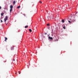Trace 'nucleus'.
Instances as JSON below:
<instances>
[{
	"mask_svg": "<svg viewBox=\"0 0 78 78\" xmlns=\"http://www.w3.org/2000/svg\"><path fill=\"white\" fill-rule=\"evenodd\" d=\"M63 28H64V29H66V27H65V26H64V27H63Z\"/></svg>",
	"mask_w": 78,
	"mask_h": 78,
	"instance_id": "obj_17",
	"label": "nucleus"
},
{
	"mask_svg": "<svg viewBox=\"0 0 78 78\" xmlns=\"http://www.w3.org/2000/svg\"><path fill=\"white\" fill-rule=\"evenodd\" d=\"M12 11V9H10V12H11Z\"/></svg>",
	"mask_w": 78,
	"mask_h": 78,
	"instance_id": "obj_8",
	"label": "nucleus"
},
{
	"mask_svg": "<svg viewBox=\"0 0 78 78\" xmlns=\"http://www.w3.org/2000/svg\"><path fill=\"white\" fill-rule=\"evenodd\" d=\"M39 3H42V2L41 1H40Z\"/></svg>",
	"mask_w": 78,
	"mask_h": 78,
	"instance_id": "obj_18",
	"label": "nucleus"
},
{
	"mask_svg": "<svg viewBox=\"0 0 78 78\" xmlns=\"http://www.w3.org/2000/svg\"><path fill=\"white\" fill-rule=\"evenodd\" d=\"M13 48H14L13 47H12L11 48V50H13Z\"/></svg>",
	"mask_w": 78,
	"mask_h": 78,
	"instance_id": "obj_14",
	"label": "nucleus"
},
{
	"mask_svg": "<svg viewBox=\"0 0 78 78\" xmlns=\"http://www.w3.org/2000/svg\"><path fill=\"white\" fill-rule=\"evenodd\" d=\"M20 8V6H19L18 7H17V9H19V8Z\"/></svg>",
	"mask_w": 78,
	"mask_h": 78,
	"instance_id": "obj_11",
	"label": "nucleus"
},
{
	"mask_svg": "<svg viewBox=\"0 0 78 78\" xmlns=\"http://www.w3.org/2000/svg\"><path fill=\"white\" fill-rule=\"evenodd\" d=\"M12 8H13V6L12 5H10V9H12Z\"/></svg>",
	"mask_w": 78,
	"mask_h": 78,
	"instance_id": "obj_5",
	"label": "nucleus"
},
{
	"mask_svg": "<svg viewBox=\"0 0 78 78\" xmlns=\"http://www.w3.org/2000/svg\"><path fill=\"white\" fill-rule=\"evenodd\" d=\"M28 26H26L25 27V28H28Z\"/></svg>",
	"mask_w": 78,
	"mask_h": 78,
	"instance_id": "obj_7",
	"label": "nucleus"
},
{
	"mask_svg": "<svg viewBox=\"0 0 78 78\" xmlns=\"http://www.w3.org/2000/svg\"><path fill=\"white\" fill-rule=\"evenodd\" d=\"M29 31L30 32H32V30L31 29H29Z\"/></svg>",
	"mask_w": 78,
	"mask_h": 78,
	"instance_id": "obj_10",
	"label": "nucleus"
},
{
	"mask_svg": "<svg viewBox=\"0 0 78 78\" xmlns=\"http://www.w3.org/2000/svg\"><path fill=\"white\" fill-rule=\"evenodd\" d=\"M2 9V7L0 6V9Z\"/></svg>",
	"mask_w": 78,
	"mask_h": 78,
	"instance_id": "obj_20",
	"label": "nucleus"
},
{
	"mask_svg": "<svg viewBox=\"0 0 78 78\" xmlns=\"http://www.w3.org/2000/svg\"><path fill=\"white\" fill-rule=\"evenodd\" d=\"M8 17L7 16H5V18L4 19L5 22H6V20H8Z\"/></svg>",
	"mask_w": 78,
	"mask_h": 78,
	"instance_id": "obj_1",
	"label": "nucleus"
},
{
	"mask_svg": "<svg viewBox=\"0 0 78 78\" xmlns=\"http://www.w3.org/2000/svg\"><path fill=\"white\" fill-rule=\"evenodd\" d=\"M72 21H70V20H68V22H69V23L71 24V23H72Z\"/></svg>",
	"mask_w": 78,
	"mask_h": 78,
	"instance_id": "obj_4",
	"label": "nucleus"
},
{
	"mask_svg": "<svg viewBox=\"0 0 78 78\" xmlns=\"http://www.w3.org/2000/svg\"><path fill=\"white\" fill-rule=\"evenodd\" d=\"M8 25V24H6V25Z\"/></svg>",
	"mask_w": 78,
	"mask_h": 78,
	"instance_id": "obj_23",
	"label": "nucleus"
},
{
	"mask_svg": "<svg viewBox=\"0 0 78 78\" xmlns=\"http://www.w3.org/2000/svg\"><path fill=\"white\" fill-rule=\"evenodd\" d=\"M18 72L19 73V74H20V71H19Z\"/></svg>",
	"mask_w": 78,
	"mask_h": 78,
	"instance_id": "obj_19",
	"label": "nucleus"
},
{
	"mask_svg": "<svg viewBox=\"0 0 78 78\" xmlns=\"http://www.w3.org/2000/svg\"><path fill=\"white\" fill-rule=\"evenodd\" d=\"M44 34H45V35H46V34H47V33L45 32H44Z\"/></svg>",
	"mask_w": 78,
	"mask_h": 78,
	"instance_id": "obj_15",
	"label": "nucleus"
},
{
	"mask_svg": "<svg viewBox=\"0 0 78 78\" xmlns=\"http://www.w3.org/2000/svg\"><path fill=\"white\" fill-rule=\"evenodd\" d=\"M4 14V13H3V12H2L1 13V15L2 16H3Z\"/></svg>",
	"mask_w": 78,
	"mask_h": 78,
	"instance_id": "obj_6",
	"label": "nucleus"
},
{
	"mask_svg": "<svg viewBox=\"0 0 78 78\" xmlns=\"http://www.w3.org/2000/svg\"><path fill=\"white\" fill-rule=\"evenodd\" d=\"M75 21V20H73V21H72V22H74Z\"/></svg>",
	"mask_w": 78,
	"mask_h": 78,
	"instance_id": "obj_12",
	"label": "nucleus"
},
{
	"mask_svg": "<svg viewBox=\"0 0 78 78\" xmlns=\"http://www.w3.org/2000/svg\"><path fill=\"white\" fill-rule=\"evenodd\" d=\"M62 23H64V20H62Z\"/></svg>",
	"mask_w": 78,
	"mask_h": 78,
	"instance_id": "obj_13",
	"label": "nucleus"
},
{
	"mask_svg": "<svg viewBox=\"0 0 78 78\" xmlns=\"http://www.w3.org/2000/svg\"><path fill=\"white\" fill-rule=\"evenodd\" d=\"M5 42H6V40H8V38H7V37H5Z\"/></svg>",
	"mask_w": 78,
	"mask_h": 78,
	"instance_id": "obj_3",
	"label": "nucleus"
},
{
	"mask_svg": "<svg viewBox=\"0 0 78 78\" xmlns=\"http://www.w3.org/2000/svg\"><path fill=\"white\" fill-rule=\"evenodd\" d=\"M15 3H16V1H13V4L14 5Z\"/></svg>",
	"mask_w": 78,
	"mask_h": 78,
	"instance_id": "obj_9",
	"label": "nucleus"
},
{
	"mask_svg": "<svg viewBox=\"0 0 78 78\" xmlns=\"http://www.w3.org/2000/svg\"><path fill=\"white\" fill-rule=\"evenodd\" d=\"M13 61H15V59H13Z\"/></svg>",
	"mask_w": 78,
	"mask_h": 78,
	"instance_id": "obj_22",
	"label": "nucleus"
},
{
	"mask_svg": "<svg viewBox=\"0 0 78 78\" xmlns=\"http://www.w3.org/2000/svg\"><path fill=\"white\" fill-rule=\"evenodd\" d=\"M1 22L2 23V22H3V21H2V20H1Z\"/></svg>",
	"mask_w": 78,
	"mask_h": 78,
	"instance_id": "obj_21",
	"label": "nucleus"
},
{
	"mask_svg": "<svg viewBox=\"0 0 78 78\" xmlns=\"http://www.w3.org/2000/svg\"><path fill=\"white\" fill-rule=\"evenodd\" d=\"M48 38L49 39H51V40H53V38L50 37H49Z\"/></svg>",
	"mask_w": 78,
	"mask_h": 78,
	"instance_id": "obj_2",
	"label": "nucleus"
},
{
	"mask_svg": "<svg viewBox=\"0 0 78 78\" xmlns=\"http://www.w3.org/2000/svg\"><path fill=\"white\" fill-rule=\"evenodd\" d=\"M47 25V26H49V25H50V24H49V23H48Z\"/></svg>",
	"mask_w": 78,
	"mask_h": 78,
	"instance_id": "obj_16",
	"label": "nucleus"
}]
</instances>
